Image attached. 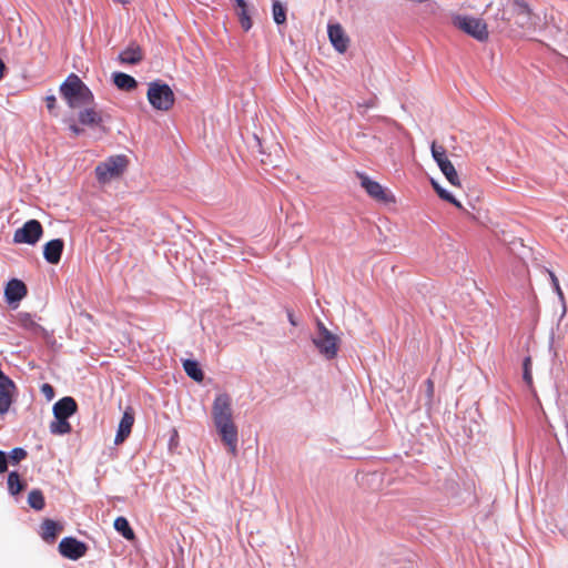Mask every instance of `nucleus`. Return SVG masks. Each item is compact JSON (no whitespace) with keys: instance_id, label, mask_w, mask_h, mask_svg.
<instances>
[{"instance_id":"6e6552de","label":"nucleus","mask_w":568,"mask_h":568,"mask_svg":"<svg viewBox=\"0 0 568 568\" xmlns=\"http://www.w3.org/2000/svg\"><path fill=\"white\" fill-rule=\"evenodd\" d=\"M357 178L361 181V186L373 200L385 204L395 202L394 195L388 193L378 182L371 180L366 174L361 172H357Z\"/></svg>"},{"instance_id":"f704fd0d","label":"nucleus","mask_w":568,"mask_h":568,"mask_svg":"<svg viewBox=\"0 0 568 568\" xmlns=\"http://www.w3.org/2000/svg\"><path fill=\"white\" fill-rule=\"evenodd\" d=\"M41 390L43 394L47 395L48 398H52L53 395H54V390H53V387L49 384H43L42 387H41Z\"/></svg>"},{"instance_id":"6ab92c4d","label":"nucleus","mask_w":568,"mask_h":568,"mask_svg":"<svg viewBox=\"0 0 568 568\" xmlns=\"http://www.w3.org/2000/svg\"><path fill=\"white\" fill-rule=\"evenodd\" d=\"M79 113V122L83 125H100L102 123V115L94 108L83 106Z\"/></svg>"},{"instance_id":"1a4fd4ad","label":"nucleus","mask_w":568,"mask_h":568,"mask_svg":"<svg viewBox=\"0 0 568 568\" xmlns=\"http://www.w3.org/2000/svg\"><path fill=\"white\" fill-rule=\"evenodd\" d=\"M60 554L71 560H78L85 556L88 546L74 537H64L59 544Z\"/></svg>"},{"instance_id":"473e14b6","label":"nucleus","mask_w":568,"mask_h":568,"mask_svg":"<svg viewBox=\"0 0 568 568\" xmlns=\"http://www.w3.org/2000/svg\"><path fill=\"white\" fill-rule=\"evenodd\" d=\"M8 469V458L4 452L0 450V474Z\"/></svg>"},{"instance_id":"a19ab883","label":"nucleus","mask_w":568,"mask_h":568,"mask_svg":"<svg viewBox=\"0 0 568 568\" xmlns=\"http://www.w3.org/2000/svg\"><path fill=\"white\" fill-rule=\"evenodd\" d=\"M556 293L558 294V296L562 300L564 298V293L560 288V285L558 284L557 286L554 287Z\"/></svg>"},{"instance_id":"0eeeda50","label":"nucleus","mask_w":568,"mask_h":568,"mask_svg":"<svg viewBox=\"0 0 568 568\" xmlns=\"http://www.w3.org/2000/svg\"><path fill=\"white\" fill-rule=\"evenodd\" d=\"M43 235V227L38 220H29L13 233L16 244L34 245Z\"/></svg>"},{"instance_id":"c9c22d12","label":"nucleus","mask_w":568,"mask_h":568,"mask_svg":"<svg viewBox=\"0 0 568 568\" xmlns=\"http://www.w3.org/2000/svg\"><path fill=\"white\" fill-rule=\"evenodd\" d=\"M70 130L72 131V133H73L75 136H78V135H80V134H82V133H83V129H82V128H80V126H78L77 124H71V125H70Z\"/></svg>"},{"instance_id":"423d86ee","label":"nucleus","mask_w":568,"mask_h":568,"mask_svg":"<svg viewBox=\"0 0 568 568\" xmlns=\"http://www.w3.org/2000/svg\"><path fill=\"white\" fill-rule=\"evenodd\" d=\"M317 336L313 338L314 345L326 359L335 358L339 338L331 333L321 321L317 322Z\"/></svg>"},{"instance_id":"39448f33","label":"nucleus","mask_w":568,"mask_h":568,"mask_svg":"<svg viewBox=\"0 0 568 568\" xmlns=\"http://www.w3.org/2000/svg\"><path fill=\"white\" fill-rule=\"evenodd\" d=\"M128 166L125 155L110 156L95 168V176L100 183H108L112 179L119 178Z\"/></svg>"},{"instance_id":"393cba45","label":"nucleus","mask_w":568,"mask_h":568,"mask_svg":"<svg viewBox=\"0 0 568 568\" xmlns=\"http://www.w3.org/2000/svg\"><path fill=\"white\" fill-rule=\"evenodd\" d=\"M26 487V484L21 480L17 471H11L8 475V489L11 495H18Z\"/></svg>"},{"instance_id":"7c9ffc66","label":"nucleus","mask_w":568,"mask_h":568,"mask_svg":"<svg viewBox=\"0 0 568 568\" xmlns=\"http://www.w3.org/2000/svg\"><path fill=\"white\" fill-rule=\"evenodd\" d=\"M524 381L528 384H532V375H531V359L530 357H526L524 361Z\"/></svg>"},{"instance_id":"5701e85b","label":"nucleus","mask_w":568,"mask_h":568,"mask_svg":"<svg viewBox=\"0 0 568 568\" xmlns=\"http://www.w3.org/2000/svg\"><path fill=\"white\" fill-rule=\"evenodd\" d=\"M439 169L452 185L462 186L458 173L450 161L442 163Z\"/></svg>"},{"instance_id":"ddd939ff","label":"nucleus","mask_w":568,"mask_h":568,"mask_svg":"<svg viewBox=\"0 0 568 568\" xmlns=\"http://www.w3.org/2000/svg\"><path fill=\"white\" fill-rule=\"evenodd\" d=\"M144 58L142 48L132 42L123 51L120 52L118 60L122 64H138Z\"/></svg>"},{"instance_id":"79ce46f5","label":"nucleus","mask_w":568,"mask_h":568,"mask_svg":"<svg viewBox=\"0 0 568 568\" xmlns=\"http://www.w3.org/2000/svg\"><path fill=\"white\" fill-rule=\"evenodd\" d=\"M500 19L503 21H506V22H509V20H510V18L506 16V10L505 9L501 10Z\"/></svg>"},{"instance_id":"2eb2a0df","label":"nucleus","mask_w":568,"mask_h":568,"mask_svg":"<svg viewBox=\"0 0 568 568\" xmlns=\"http://www.w3.org/2000/svg\"><path fill=\"white\" fill-rule=\"evenodd\" d=\"M26 284L17 278L9 281L4 290L6 300L9 303L19 302L27 295Z\"/></svg>"},{"instance_id":"37998d69","label":"nucleus","mask_w":568,"mask_h":568,"mask_svg":"<svg viewBox=\"0 0 568 568\" xmlns=\"http://www.w3.org/2000/svg\"><path fill=\"white\" fill-rule=\"evenodd\" d=\"M432 185L434 187V190L437 192L442 186L439 185L438 182H436L435 180H432Z\"/></svg>"},{"instance_id":"58836bf2","label":"nucleus","mask_w":568,"mask_h":568,"mask_svg":"<svg viewBox=\"0 0 568 568\" xmlns=\"http://www.w3.org/2000/svg\"><path fill=\"white\" fill-rule=\"evenodd\" d=\"M235 1V9L237 8H246L247 3L245 0H234Z\"/></svg>"},{"instance_id":"f03ea898","label":"nucleus","mask_w":568,"mask_h":568,"mask_svg":"<svg viewBox=\"0 0 568 568\" xmlns=\"http://www.w3.org/2000/svg\"><path fill=\"white\" fill-rule=\"evenodd\" d=\"M60 93L68 105L72 109L88 106L93 103V94L84 82L74 73L60 85Z\"/></svg>"},{"instance_id":"c03bdc74","label":"nucleus","mask_w":568,"mask_h":568,"mask_svg":"<svg viewBox=\"0 0 568 568\" xmlns=\"http://www.w3.org/2000/svg\"><path fill=\"white\" fill-rule=\"evenodd\" d=\"M288 320H290L292 325H294V326L296 325V322H295L294 316H293L292 313H288Z\"/></svg>"},{"instance_id":"e433bc0d","label":"nucleus","mask_w":568,"mask_h":568,"mask_svg":"<svg viewBox=\"0 0 568 568\" xmlns=\"http://www.w3.org/2000/svg\"><path fill=\"white\" fill-rule=\"evenodd\" d=\"M548 273H549L552 286L554 287L557 286L559 284L558 277L551 271H548Z\"/></svg>"},{"instance_id":"c85d7f7f","label":"nucleus","mask_w":568,"mask_h":568,"mask_svg":"<svg viewBox=\"0 0 568 568\" xmlns=\"http://www.w3.org/2000/svg\"><path fill=\"white\" fill-rule=\"evenodd\" d=\"M273 18L277 24H283L286 21V10L277 0L273 2Z\"/></svg>"},{"instance_id":"cd10ccee","label":"nucleus","mask_w":568,"mask_h":568,"mask_svg":"<svg viewBox=\"0 0 568 568\" xmlns=\"http://www.w3.org/2000/svg\"><path fill=\"white\" fill-rule=\"evenodd\" d=\"M430 150H432V155L438 166H440L442 163L449 161V159L446 155V150L443 145H438L436 142H433Z\"/></svg>"},{"instance_id":"bb28decb","label":"nucleus","mask_w":568,"mask_h":568,"mask_svg":"<svg viewBox=\"0 0 568 568\" xmlns=\"http://www.w3.org/2000/svg\"><path fill=\"white\" fill-rule=\"evenodd\" d=\"M235 10L242 29L244 31H248L253 26L252 19L250 17L248 6H246V8H237Z\"/></svg>"},{"instance_id":"dca6fc26","label":"nucleus","mask_w":568,"mask_h":568,"mask_svg":"<svg viewBox=\"0 0 568 568\" xmlns=\"http://www.w3.org/2000/svg\"><path fill=\"white\" fill-rule=\"evenodd\" d=\"M78 410V404L73 397L65 396L53 405V415L69 418Z\"/></svg>"},{"instance_id":"f8f14e48","label":"nucleus","mask_w":568,"mask_h":568,"mask_svg":"<svg viewBox=\"0 0 568 568\" xmlns=\"http://www.w3.org/2000/svg\"><path fill=\"white\" fill-rule=\"evenodd\" d=\"M328 38L333 44V47L341 53H344L347 48L349 40L345 34L341 24H329L328 26Z\"/></svg>"},{"instance_id":"aec40b11","label":"nucleus","mask_w":568,"mask_h":568,"mask_svg":"<svg viewBox=\"0 0 568 568\" xmlns=\"http://www.w3.org/2000/svg\"><path fill=\"white\" fill-rule=\"evenodd\" d=\"M183 368L186 375L195 382H202L204 379V373L196 361L184 359Z\"/></svg>"},{"instance_id":"4468645a","label":"nucleus","mask_w":568,"mask_h":568,"mask_svg":"<svg viewBox=\"0 0 568 568\" xmlns=\"http://www.w3.org/2000/svg\"><path fill=\"white\" fill-rule=\"evenodd\" d=\"M64 242L61 239H54L47 242L43 246V256L50 264H58L61 260Z\"/></svg>"},{"instance_id":"f257e3e1","label":"nucleus","mask_w":568,"mask_h":568,"mask_svg":"<svg viewBox=\"0 0 568 568\" xmlns=\"http://www.w3.org/2000/svg\"><path fill=\"white\" fill-rule=\"evenodd\" d=\"M212 419L222 443L232 456L237 455L239 432L233 420L232 399L229 394L216 395L212 405Z\"/></svg>"},{"instance_id":"a878e982","label":"nucleus","mask_w":568,"mask_h":568,"mask_svg":"<svg viewBox=\"0 0 568 568\" xmlns=\"http://www.w3.org/2000/svg\"><path fill=\"white\" fill-rule=\"evenodd\" d=\"M28 504L36 510H42L45 506L44 496L40 489H33L29 493Z\"/></svg>"},{"instance_id":"412c9836","label":"nucleus","mask_w":568,"mask_h":568,"mask_svg":"<svg viewBox=\"0 0 568 568\" xmlns=\"http://www.w3.org/2000/svg\"><path fill=\"white\" fill-rule=\"evenodd\" d=\"M50 432L54 435H65L72 432V426L68 418L54 416V420L50 424Z\"/></svg>"},{"instance_id":"9b49d317","label":"nucleus","mask_w":568,"mask_h":568,"mask_svg":"<svg viewBox=\"0 0 568 568\" xmlns=\"http://www.w3.org/2000/svg\"><path fill=\"white\" fill-rule=\"evenodd\" d=\"M511 13L519 18L517 22L519 27L524 28L531 21L532 11L529 4L524 0H509Z\"/></svg>"},{"instance_id":"b1692460","label":"nucleus","mask_w":568,"mask_h":568,"mask_svg":"<svg viewBox=\"0 0 568 568\" xmlns=\"http://www.w3.org/2000/svg\"><path fill=\"white\" fill-rule=\"evenodd\" d=\"M114 528L128 540H133L135 538L133 529L131 528L128 519L124 517L115 518Z\"/></svg>"},{"instance_id":"20e7f679","label":"nucleus","mask_w":568,"mask_h":568,"mask_svg":"<svg viewBox=\"0 0 568 568\" xmlns=\"http://www.w3.org/2000/svg\"><path fill=\"white\" fill-rule=\"evenodd\" d=\"M453 24L479 42H486L489 38L487 23L479 18L458 14L453 18Z\"/></svg>"},{"instance_id":"c756f323","label":"nucleus","mask_w":568,"mask_h":568,"mask_svg":"<svg viewBox=\"0 0 568 568\" xmlns=\"http://www.w3.org/2000/svg\"><path fill=\"white\" fill-rule=\"evenodd\" d=\"M436 193L442 200L449 202L458 210H464L463 204L454 195L447 192L444 187H440Z\"/></svg>"},{"instance_id":"f3484780","label":"nucleus","mask_w":568,"mask_h":568,"mask_svg":"<svg viewBox=\"0 0 568 568\" xmlns=\"http://www.w3.org/2000/svg\"><path fill=\"white\" fill-rule=\"evenodd\" d=\"M63 530V526L52 519H44L41 524V538L47 542H53Z\"/></svg>"},{"instance_id":"7ed1b4c3","label":"nucleus","mask_w":568,"mask_h":568,"mask_svg":"<svg viewBox=\"0 0 568 568\" xmlns=\"http://www.w3.org/2000/svg\"><path fill=\"white\" fill-rule=\"evenodd\" d=\"M146 98L151 106L156 111L168 112L175 102V95L169 84L161 80L148 84Z\"/></svg>"},{"instance_id":"ea45409f","label":"nucleus","mask_w":568,"mask_h":568,"mask_svg":"<svg viewBox=\"0 0 568 568\" xmlns=\"http://www.w3.org/2000/svg\"><path fill=\"white\" fill-rule=\"evenodd\" d=\"M4 70H6V65H4L3 61L0 59V80L4 75Z\"/></svg>"},{"instance_id":"4c0bfd02","label":"nucleus","mask_w":568,"mask_h":568,"mask_svg":"<svg viewBox=\"0 0 568 568\" xmlns=\"http://www.w3.org/2000/svg\"><path fill=\"white\" fill-rule=\"evenodd\" d=\"M373 106H375L374 100H369V101H367V102H365L363 104H358V108H365V109H371Z\"/></svg>"},{"instance_id":"2f4dec72","label":"nucleus","mask_w":568,"mask_h":568,"mask_svg":"<svg viewBox=\"0 0 568 568\" xmlns=\"http://www.w3.org/2000/svg\"><path fill=\"white\" fill-rule=\"evenodd\" d=\"M27 457V452L23 449V448H20V447H17V448H13L11 452H10V455H9V458L13 462V463H20L22 459H24Z\"/></svg>"},{"instance_id":"4be33fe9","label":"nucleus","mask_w":568,"mask_h":568,"mask_svg":"<svg viewBox=\"0 0 568 568\" xmlns=\"http://www.w3.org/2000/svg\"><path fill=\"white\" fill-rule=\"evenodd\" d=\"M18 322L21 327L31 331L32 333H42L44 332L43 327L39 325L31 314L29 313H20L18 315Z\"/></svg>"},{"instance_id":"9d476101","label":"nucleus","mask_w":568,"mask_h":568,"mask_svg":"<svg viewBox=\"0 0 568 568\" xmlns=\"http://www.w3.org/2000/svg\"><path fill=\"white\" fill-rule=\"evenodd\" d=\"M134 424V412L131 407H128L120 420L118 433L114 438V444H122L131 434L132 426Z\"/></svg>"},{"instance_id":"72a5a7b5","label":"nucleus","mask_w":568,"mask_h":568,"mask_svg":"<svg viewBox=\"0 0 568 568\" xmlns=\"http://www.w3.org/2000/svg\"><path fill=\"white\" fill-rule=\"evenodd\" d=\"M57 103V99L54 95H47L45 97V104L48 110L51 112L54 110Z\"/></svg>"},{"instance_id":"a211bd4d","label":"nucleus","mask_w":568,"mask_h":568,"mask_svg":"<svg viewBox=\"0 0 568 568\" xmlns=\"http://www.w3.org/2000/svg\"><path fill=\"white\" fill-rule=\"evenodd\" d=\"M113 82L118 89L130 92L136 89L138 82L136 80L123 72L113 73Z\"/></svg>"}]
</instances>
